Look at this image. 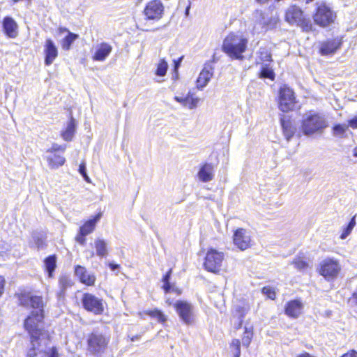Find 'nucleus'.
<instances>
[{
	"mask_svg": "<svg viewBox=\"0 0 357 357\" xmlns=\"http://www.w3.org/2000/svg\"><path fill=\"white\" fill-rule=\"evenodd\" d=\"M287 314L290 315L294 319H296L298 317V316H297L298 314L292 313V314Z\"/></svg>",
	"mask_w": 357,
	"mask_h": 357,
	"instance_id": "e2e57ef3",
	"label": "nucleus"
},
{
	"mask_svg": "<svg viewBox=\"0 0 357 357\" xmlns=\"http://www.w3.org/2000/svg\"><path fill=\"white\" fill-rule=\"evenodd\" d=\"M59 283L60 286L59 296L61 298L64 296L66 289L71 286V280L67 276H61L59 278Z\"/></svg>",
	"mask_w": 357,
	"mask_h": 357,
	"instance_id": "e433bc0d",
	"label": "nucleus"
},
{
	"mask_svg": "<svg viewBox=\"0 0 357 357\" xmlns=\"http://www.w3.org/2000/svg\"><path fill=\"white\" fill-rule=\"evenodd\" d=\"M45 64L50 66L58 56V50L54 43L51 39H47L45 48Z\"/></svg>",
	"mask_w": 357,
	"mask_h": 357,
	"instance_id": "6ab92c4d",
	"label": "nucleus"
},
{
	"mask_svg": "<svg viewBox=\"0 0 357 357\" xmlns=\"http://www.w3.org/2000/svg\"><path fill=\"white\" fill-rule=\"evenodd\" d=\"M247 44L248 40L243 36L229 33L223 41L222 50L231 59L242 60Z\"/></svg>",
	"mask_w": 357,
	"mask_h": 357,
	"instance_id": "f257e3e1",
	"label": "nucleus"
},
{
	"mask_svg": "<svg viewBox=\"0 0 357 357\" xmlns=\"http://www.w3.org/2000/svg\"><path fill=\"white\" fill-rule=\"evenodd\" d=\"M76 130L75 120L73 116L70 117V121L67 123L66 128L65 130L61 132L62 138L67 142H70L73 139Z\"/></svg>",
	"mask_w": 357,
	"mask_h": 357,
	"instance_id": "393cba45",
	"label": "nucleus"
},
{
	"mask_svg": "<svg viewBox=\"0 0 357 357\" xmlns=\"http://www.w3.org/2000/svg\"><path fill=\"white\" fill-rule=\"evenodd\" d=\"M223 259V252H219L215 249L211 248L206 252L204 262V267L209 272L213 273H218L221 269Z\"/></svg>",
	"mask_w": 357,
	"mask_h": 357,
	"instance_id": "0eeeda50",
	"label": "nucleus"
},
{
	"mask_svg": "<svg viewBox=\"0 0 357 357\" xmlns=\"http://www.w3.org/2000/svg\"><path fill=\"white\" fill-rule=\"evenodd\" d=\"M41 357H59V354L56 348L52 347L49 351L44 352Z\"/></svg>",
	"mask_w": 357,
	"mask_h": 357,
	"instance_id": "49530a36",
	"label": "nucleus"
},
{
	"mask_svg": "<svg viewBox=\"0 0 357 357\" xmlns=\"http://www.w3.org/2000/svg\"><path fill=\"white\" fill-rule=\"evenodd\" d=\"M340 270L341 266L339 261L332 258H326L319 264V273L328 281L335 279Z\"/></svg>",
	"mask_w": 357,
	"mask_h": 357,
	"instance_id": "423d86ee",
	"label": "nucleus"
},
{
	"mask_svg": "<svg viewBox=\"0 0 357 357\" xmlns=\"http://www.w3.org/2000/svg\"><path fill=\"white\" fill-rule=\"evenodd\" d=\"M259 77L261 79H269L271 80L275 79V75L270 63H262Z\"/></svg>",
	"mask_w": 357,
	"mask_h": 357,
	"instance_id": "cd10ccee",
	"label": "nucleus"
},
{
	"mask_svg": "<svg viewBox=\"0 0 357 357\" xmlns=\"http://www.w3.org/2000/svg\"><path fill=\"white\" fill-rule=\"evenodd\" d=\"M19 301L20 305L23 306L31 307L33 309L38 310L39 312H44V303L41 296L24 293L19 296Z\"/></svg>",
	"mask_w": 357,
	"mask_h": 357,
	"instance_id": "9b49d317",
	"label": "nucleus"
},
{
	"mask_svg": "<svg viewBox=\"0 0 357 357\" xmlns=\"http://www.w3.org/2000/svg\"><path fill=\"white\" fill-rule=\"evenodd\" d=\"M303 310V303L301 300H291L287 303L284 312H297Z\"/></svg>",
	"mask_w": 357,
	"mask_h": 357,
	"instance_id": "c85d7f7f",
	"label": "nucleus"
},
{
	"mask_svg": "<svg viewBox=\"0 0 357 357\" xmlns=\"http://www.w3.org/2000/svg\"><path fill=\"white\" fill-rule=\"evenodd\" d=\"M100 215H98L93 220L86 221L82 227H80L79 231L86 235L91 234L93 231L96 223L100 219Z\"/></svg>",
	"mask_w": 357,
	"mask_h": 357,
	"instance_id": "473e14b6",
	"label": "nucleus"
},
{
	"mask_svg": "<svg viewBox=\"0 0 357 357\" xmlns=\"http://www.w3.org/2000/svg\"><path fill=\"white\" fill-rule=\"evenodd\" d=\"M75 274L82 284L87 286L94 285L96 278L93 273L89 272L85 267L80 265L76 266Z\"/></svg>",
	"mask_w": 357,
	"mask_h": 357,
	"instance_id": "4468645a",
	"label": "nucleus"
},
{
	"mask_svg": "<svg viewBox=\"0 0 357 357\" xmlns=\"http://www.w3.org/2000/svg\"><path fill=\"white\" fill-rule=\"evenodd\" d=\"M259 54L258 59L259 61H257V63H266V62H268L270 63L273 61L272 54L268 49L266 47H260L257 52Z\"/></svg>",
	"mask_w": 357,
	"mask_h": 357,
	"instance_id": "7c9ffc66",
	"label": "nucleus"
},
{
	"mask_svg": "<svg viewBox=\"0 0 357 357\" xmlns=\"http://www.w3.org/2000/svg\"><path fill=\"white\" fill-rule=\"evenodd\" d=\"M140 339V335H134L132 336L131 338H130V340L134 342V341H137Z\"/></svg>",
	"mask_w": 357,
	"mask_h": 357,
	"instance_id": "052dcab7",
	"label": "nucleus"
},
{
	"mask_svg": "<svg viewBox=\"0 0 357 357\" xmlns=\"http://www.w3.org/2000/svg\"><path fill=\"white\" fill-rule=\"evenodd\" d=\"M347 128V126L346 125H342V124H337L334 126L333 130V135L335 136H342L344 133L345 132Z\"/></svg>",
	"mask_w": 357,
	"mask_h": 357,
	"instance_id": "79ce46f5",
	"label": "nucleus"
},
{
	"mask_svg": "<svg viewBox=\"0 0 357 357\" xmlns=\"http://www.w3.org/2000/svg\"><path fill=\"white\" fill-rule=\"evenodd\" d=\"M5 280L2 276H0V296L3 294L4 289Z\"/></svg>",
	"mask_w": 357,
	"mask_h": 357,
	"instance_id": "4d7b16f0",
	"label": "nucleus"
},
{
	"mask_svg": "<svg viewBox=\"0 0 357 357\" xmlns=\"http://www.w3.org/2000/svg\"><path fill=\"white\" fill-rule=\"evenodd\" d=\"M89 253H90V258H92L94 257L95 252L93 251H91Z\"/></svg>",
	"mask_w": 357,
	"mask_h": 357,
	"instance_id": "338daca9",
	"label": "nucleus"
},
{
	"mask_svg": "<svg viewBox=\"0 0 357 357\" xmlns=\"http://www.w3.org/2000/svg\"><path fill=\"white\" fill-rule=\"evenodd\" d=\"M177 312H191L192 306L190 303L184 301H177L174 304Z\"/></svg>",
	"mask_w": 357,
	"mask_h": 357,
	"instance_id": "c9c22d12",
	"label": "nucleus"
},
{
	"mask_svg": "<svg viewBox=\"0 0 357 357\" xmlns=\"http://www.w3.org/2000/svg\"><path fill=\"white\" fill-rule=\"evenodd\" d=\"M261 292L264 295L266 296L267 298L274 300L276 296V292L275 288L270 287V286H266L264 287L261 289Z\"/></svg>",
	"mask_w": 357,
	"mask_h": 357,
	"instance_id": "ea45409f",
	"label": "nucleus"
},
{
	"mask_svg": "<svg viewBox=\"0 0 357 357\" xmlns=\"http://www.w3.org/2000/svg\"><path fill=\"white\" fill-rule=\"evenodd\" d=\"M314 22L321 26H327L333 22L335 15L325 3H321L314 15Z\"/></svg>",
	"mask_w": 357,
	"mask_h": 357,
	"instance_id": "6e6552de",
	"label": "nucleus"
},
{
	"mask_svg": "<svg viewBox=\"0 0 357 357\" xmlns=\"http://www.w3.org/2000/svg\"><path fill=\"white\" fill-rule=\"evenodd\" d=\"M93 246L96 249V255L101 258L108 255L107 243L102 238H98L94 241Z\"/></svg>",
	"mask_w": 357,
	"mask_h": 357,
	"instance_id": "a878e982",
	"label": "nucleus"
},
{
	"mask_svg": "<svg viewBox=\"0 0 357 357\" xmlns=\"http://www.w3.org/2000/svg\"><path fill=\"white\" fill-rule=\"evenodd\" d=\"M44 314H31L24 321V327L31 337L47 339V333L44 330Z\"/></svg>",
	"mask_w": 357,
	"mask_h": 357,
	"instance_id": "20e7f679",
	"label": "nucleus"
},
{
	"mask_svg": "<svg viewBox=\"0 0 357 357\" xmlns=\"http://www.w3.org/2000/svg\"><path fill=\"white\" fill-rule=\"evenodd\" d=\"M46 160L48 163V166L51 169H58L64 165L66 159L61 155L57 154L56 153H46Z\"/></svg>",
	"mask_w": 357,
	"mask_h": 357,
	"instance_id": "412c9836",
	"label": "nucleus"
},
{
	"mask_svg": "<svg viewBox=\"0 0 357 357\" xmlns=\"http://www.w3.org/2000/svg\"><path fill=\"white\" fill-rule=\"evenodd\" d=\"M328 127V121L324 114L310 112L302 120L301 129L305 135L310 136L315 133H322Z\"/></svg>",
	"mask_w": 357,
	"mask_h": 357,
	"instance_id": "f03ea898",
	"label": "nucleus"
},
{
	"mask_svg": "<svg viewBox=\"0 0 357 357\" xmlns=\"http://www.w3.org/2000/svg\"><path fill=\"white\" fill-rule=\"evenodd\" d=\"M33 241L38 250H43L46 248L45 235L40 232L33 231L32 233Z\"/></svg>",
	"mask_w": 357,
	"mask_h": 357,
	"instance_id": "72a5a7b5",
	"label": "nucleus"
},
{
	"mask_svg": "<svg viewBox=\"0 0 357 357\" xmlns=\"http://www.w3.org/2000/svg\"><path fill=\"white\" fill-rule=\"evenodd\" d=\"M150 315L153 319L157 320L160 323H165L167 320V318L165 315V314H148Z\"/></svg>",
	"mask_w": 357,
	"mask_h": 357,
	"instance_id": "09e8293b",
	"label": "nucleus"
},
{
	"mask_svg": "<svg viewBox=\"0 0 357 357\" xmlns=\"http://www.w3.org/2000/svg\"><path fill=\"white\" fill-rule=\"evenodd\" d=\"M291 264L294 265L295 268L301 273H305L312 266L311 263L307 261L304 256H296L291 262Z\"/></svg>",
	"mask_w": 357,
	"mask_h": 357,
	"instance_id": "b1692460",
	"label": "nucleus"
},
{
	"mask_svg": "<svg viewBox=\"0 0 357 357\" xmlns=\"http://www.w3.org/2000/svg\"><path fill=\"white\" fill-rule=\"evenodd\" d=\"M174 100L176 102L182 104L183 106H187L188 102L190 100V93H188V96L185 98L175 96Z\"/></svg>",
	"mask_w": 357,
	"mask_h": 357,
	"instance_id": "8fccbe9b",
	"label": "nucleus"
},
{
	"mask_svg": "<svg viewBox=\"0 0 357 357\" xmlns=\"http://www.w3.org/2000/svg\"><path fill=\"white\" fill-rule=\"evenodd\" d=\"M82 302L84 309L87 311L102 312L104 310L102 300L91 294H84Z\"/></svg>",
	"mask_w": 357,
	"mask_h": 357,
	"instance_id": "f8f14e48",
	"label": "nucleus"
},
{
	"mask_svg": "<svg viewBox=\"0 0 357 357\" xmlns=\"http://www.w3.org/2000/svg\"><path fill=\"white\" fill-rule=\"evenodd\" d=\"M356 215H355L349 221L348 225L345 228H344L342 233L340 235L341 239H345L351 232L354 227L356 225Z\"/></svg>",
	"mask_w": 357,
	"mask_h": 357,
	"instance_id": "4c0bfd02",
	"label": "nucleus"
},
{
	"mask_svg": "<svg viewBox=\"0 0 357 357\" xmlns=\"http://www.w3.org/2000/svg\"><path fill=\"white\" fill-rule=\"evenodd\" d=\"M243 319L244 314H239L238 316L236 317V320L234 323V326L236 329L238 330L241 328Z\"/></svg>",
	"mask_w": 357,
	"mask_h": 357,
	"instance_id": "de8ad7c7",
	"label": "nucleus"
},
{
	"mask_svg": "<svg viewBox=\"0 0 357 357\" xmlns=\"http://www.w3.org/2000/svg\"><path fill=\"white\" fill-rule=\"evenodd\" d=\"M190 4H189L187 8H185V15L186 16H188L189 15V12H190Z\"/></svg>",
	"mask_w": 357,
	"mask_h": 357,
	"instance_id": "680f3d73",
	"label": "nucleus"
},
{
	"mask_svg": "<svg viewBox=\"0 0 357 357\" xmlns=\"http://www.w3.org/2000/svg\"><path fill=\"white\" fill-rule=\"evenodd\" d=\"M168 64L164 60L162 59L160 63H158L157 70H156V75L158 76H164L167 70Z\"/></svg>",
	"mask_w": 357,
	"mask_h": 357,
	"instance_id": "a19ab883",
	"label": "nucleus"
},
{
	"mask_svg": "<svg viewBox=\"0 0 357 357\" xmlns=\"http://www.w3.org/2000/svg\"><path fill=\"white\" fill-rule=\"evenodd\" d=\"M79 38L78 34L69 32V33L61 40V45L63 50L68 51L72 44Z\"/></svg>",
	"mask_w": 357,
	"mask_h": 357,
	"instance_id": "2f4dec72",
	"label": "nucleus"
},
{
	"mask_svg": "<svg viewBox=\"0 0 357 357\" xmlns=\"http://www.w3.org/2000/svg\"><path fill=\"white\" fill-rule=\"evenodd\" d=\"M285 20L291 25L301 27L303 31L310 32L313 30L311 20L306 17L302 10L296 6H291L287 8Z\"/></svg>",
	"mask_w": 357,
	"mask_h": 357,
	"instance_id": "7ed1b4c3",
	"label": "nucleus"
},
{
	"mask_svg": "<svg viewBox=\"0 0 357 357\" xmlns=\"http://www.w3.org/2000/svg\"><path fill=\"white\" fill-rule=\"evenodd\" d=\"M341 39L337 38L328 39L321 43L319 48V52L321 55L333 54L341 46Z\"/></svg>",
	"mask_w": 357,
	"mask_h": 357,
	"instance_id": "f3484780",
	"label": "nucleus"
},
{
	"mask_svg": "<svg viewBox=\"0 0 357 357\" xmlns=\"http://www.w3.org/2000/svg\"><path fill=\"white\" fill-rule=\"evenodd\" d=\"M353 155H354V157L357 158V147L354 149Z\"/></svg>",
	"mask_w": 357,
	"mask_h": 357,
	"instance_id": "0e129e2a",
	"label": "nucleus"
},
{
	"mask_svg": "<svg viewBox=\"0 0 357 357\" xmlns=\"http://www.w3.org/2000/svg\"><path fill=\"white\" fill-rule=\"evenodd\" d=\"M179 319L186 324H191L194 321L193 314H178Z\"/></svg>",
	"mask_w": 357,
	"mask_h": 357,
	"instance_id": "a18cd8bd",
	"label": "nucleus"
},
{
	"mask_svg": "<svg viewBox=\"0 0 357 357\" xmlns=\"http://www.w3.org/2000/svg\"><path fill=\"white\" fill-rule=\"evenodd\" d=\"M250 236L243 228H239L234 231L233 241L234 245L241 250H245L250 247Z\"/></svg>",
	"mask_w": 357,
	"mask_h": 357,
	"instance_id": "ddd939ff",
	"label": "nucleus"
},
{
	"mask_svg": "<svg viewBox=\"0 0 357 357\" xmlns=\"http://www.w3.org/2000/svg\"><path fill=\"white\" fill-rule=\"evenodd\" d=\"M164 13V6L160 0H153L149 2L144 8V14L146 19L158 20L162 18Z\"/></svg>",
	"mask_w": 357,
	"mask_h": 357,
	"instance_id": "9d476101",
	"label": "nucleus"
},
{
	"mask_svg": "<svg viewBox=\"0 0 357 357\" xmlns=\"http://www.w3.org/2000/svg\"><path fill=\"white\" fill-rule=\"evenodd\" d=\"M349 126L352 128H357V116L349 121Z\"/></svg>",
	"mask_w": 357,
	"mask_h": 357,
	"instance_id": "5fc2aeb1",
	"label": "nucleus"
},
{
	"mask_svg": "<svg viewBox=\"0 0 357 357\" xmlns=\"http://www.w3.org/2000/svg\"><path fill=\"white\" fill-rule=\"evenodd\" d=\"M2 27L8 38H15L18 36V24L13 17L6 16L2 21Z\"/></svg>",
	"mask_w": 357,
	"mask_h": 357,
	"instance_id": "dca6fc26",
	"label": "nucleus"
},
{
	"mask_svg": "<svg viewBox=\"0 0 357 357\" xmlns=\"http://www.w3.org/2000/svg\"><path fill=\"white\" fill-rule=\"evenodd\" d=\"M109 342V337L100 333H93L88 338L89 350L93 354L102 352Z\"/></svg>",
	"mask_w": 357,
	"mask_h": 357,
	"instance_id": "1a4fd4ad",
	"label": "nucleus"
},
{
	"mask_svg": "<svg viewBox=\"0 0 357 357\" xmlns=\"http://www.w3.org/2000/svg\"><path fill=\"white\" fill-rule=\"evenodd\" d=\"M245 331L242 337V344L243 347L248 348L252 341L253 336V326L248 324H246L244 326Z\"/></svg>",
	"mask_w": 357,
	"mask_h": 357,
	"instance_id": "c756f323",
	"label": "nucleus"
},
{
	"mask_svg": "<svg viewBox=\"0 0 357 357\" xmlns=\"http://www.w3.org/2000/svg\"><path fill=\"white\" fill-rule=\"evenodd\" d=\"M78 171L85 181L87 183H91V179L86 172V164L84 162L79 165Z\"/></svg>",
	"mask_w": 357,
	"mask_h": 357,
	"instance_id": "c03bdc74",
	"label": "nucleus"
},
{
	"mask_svg": "<svg viewBox=\"0 0 357 357\" xmlns=\"http://www.w3.org/2000/svg\"><path fill=\"white\" fill-rule=\"evenodd\" d=\"M59 31L60 33H63L65 32L68 33V34L69 33V32H70L66 27H63V26H61L59 28Z\"/></svg>",
	"mask_w": 357,
	"mask_h": 357,
	"instance_id": "bf43d9fd",
	"label": "nucleus"
},
{
	"mask_svg": "<svg viewBox=\"0 0 357 357\" xmlns=\"http://www.w3.org/2000/svg\"><path fill=\"white\" fill-rule=\"evenodd\" d=\"M31 347L28 350L26 356L27 357H35L37 355V351H39V347L43 342L46 344L47 339L43 338H34L31 337Z\"/></svg>",
	"mask_w": 357,
	"mask_h": 357,
	"instance_id": "bb28decb",
	"label": "nucleus"
},
{
	"mask_svg": "<svg viewBox=\"0 0 357 357\" xmlns=\"http://www.w3.org/2000/svg\"><path fill=\"white\" fill-rule=\"evenodd\" d=\"M231 352L233 357H240L241 356V342L238 339L232 340L230 344Z\"/></svg>",
	"mask_w": 357,
	"mask_h": 357,
	"instance_id": "58836bf2",
	"label": "nucleus"
},
{
	"mask_svg": "<svg viewBox=\"0 0 357 357\" xmlns=\"http://www.w3.org/2000/svg\"><path fill=\"white\" fill-rule=\"evenodd\" d=\"M56 258L55 255L49 256L44 261L45 270L48 273L50 277L52 276V273L54 272L56 268Z\"/></svg>",
	"mask_w": 357,
	"mask_h": 357,
	"instance_id": "f704fd0d",
	"label": "nucleus"
},
{
	"mask_svg": "<svg viewBox=\"0 0 357 357\" xmlns=\"http://www.w3.org/2000/svg\"><path fill=\"white\" fill-rule=\"evenodd\" d=\"M172 273V269L170 268L162 278L163 282L162 289L165 292L169 293L170 291L176 293L177 295L181 294V290L175 287V284L170 282V278Z\"/></svg>",
	"mask_w": 357,
	"mask_h": 357,
	"instance_id": "4be33fe9",
	"label": "nucleus"
},
{
	"mask_svg": "<svg viewBox=\"0 0 357 357\" xmlns=\"http://www.w3.org/2000/svg\"><path fill=\"white\" fill-rule=\"evenodd\" d=\"M341 357H357V351L352 350L342 355Z\"/></svg>",
	"mask_w": 357,
	"mask_h": 357,
	"instance_id": "6e6d98bb",
	"label": "nucleus"
},
{
	"mask_svg": "<svg viewBox=\"0 0 357 357\" xmlns=\"http://www.w3.org/2000/svg\"><path fill=\"white\" fill-rule=\"evenodd\" d=\"M213 75V66L209 63H206L197 79V88L199 89H202L204 87H205L211 80Z\"/></svg>",
	"mask_w": 357,
	"mask_h": 357,
	"instance_id": "a211bd4d",
	"label": "nucleus"
},
{
	"mask_svg": "<svg viewBox=\"0 0 357 357\" xmlns=\"http://www.w3.org/2000/svg\"><path fill=\"white\" fill-rule=\"evenodd\" d=\"M86 234L79 231L78 234L75 237V240L77 243H79L82 245H84L86 243Z\"/></svg>",
	"mask_w": 357,
	"mask_h": 357,
	"instance_id": "603ef678",
	"label": "nucleus"
},
{
	"mask_svg": "<svg viewBox=\"0 0 357 357\" xmlns=\"http://www.w3.org/2000/svg\"><path fill=\"white\" fill-rule=\"evenodd\" d=\"M109 268L112 271H117L119 270V268H120V266L117 264H114V263H109Z\"/></svg>",
	"mask_w": 357,
	"mask_h": 357,
	"instance_id": "13d9d810",
	"label": "nucleus"
},
{
	"mask_svg": "<svg viewBox=\"0 0 357 357\" xmlns=\"http://www.w3.org/2000/svg\"><path fill=\"white\" fill-rule=\"evenodd\" d=\"M215 167L212 163H204L199 169L197 176L204 183L209 182L214 178Z\"/></svg>",
	"mask_w": 357,
	"mask_h": 357,
	"instance_id": "aec40b11",
	"label": "nucleus"
},
{
	"mask_svg": "<svg viewBox=\"0 0 357 357\" xmlns=\"http://www.w3.org/2000/svg\"><path fill=\"white\" fill-rule=\"evenodd\" d=\"M66 144L59 145L58 144H53L52 147L47 150L46 153H56L57 151H61L64 153L66 149Z\"/></svg>",
	"mask_w": 357,
	"mask_h": 357,
	"instance_id": "37998d69",
	"label": "nucleus"
},
{
	"mask_svg": "<svg viewBox=\"0 0 357 357\" xmlns=\"http://www.w3.org/2000/svg\"><path fill=\"white\" fill-rule=\"evenodd\" d=\"M183 59V56H181L180 58H178L177 60H174V71H177L178 68L180 67L181 66V63Z\"/></svg>",
	"mask_w": 357,
	"mask_h": 357,
	"instance_id": "864d4df0",
	"label": "nucleus"
},
{
	"mask_svg": "<svg viewBox=\"0 0 357 357\" xmlns=\"http://www.w3.org/2000/svg\"><path fill=\"white\" fill-rule=\"evenodd\" d=\"M112 46L106 42H102L98 44L95 47V52L92 56L93 60L100 62L105 61L112 52Z\"/></svg>",
	"mask_w": 357,
	"mask_h": 357,
	"instance_id": "2eb2a0df",
	"label": "nucleus"
},
{
	"mask_svg": "<svg viewBox=\"0 0 357 357\" xmlns=\"http://www.w3.org/2000/svg\"><path fill=\"white\" fill-rule=\"evenodd\" d=\"M313 1V0H306V2H307V3H309V2H311V1Z\"/></svg>",
	"mask_w": 357,
	"mask_h": 357,
	"instance_id": "774afa93",
	"label": "nucleus"
},
{
	"mask_svg": "<svg viewBox=\"0 0 357 357\" xmlns=\"http://www.w3.org/2000/svg\"><path fill=\"white\" fill-rule=\"evenodd\" d=\"M146 312H157V313H159V312H162L160 310H153V311H151V310L146 311Z\"/></svg>",
	"mask_w": 357,
	"mask_h": 357,
	"instance_id": "69168bd1",
	"label": "nucleus"
},
{
	"mask_svg": "<svg viewBox=\"0 0 357 357\" xmlns=\"http://www.w3.org/2000/svg\"><path fill=\"white\" fill-rule=\"evenodd\" d=\"M298 102L295 96L294 91L284 85L280 88L278 107L282 112H288L293 111L297 107Z\"/></svg>",
	"mask_w": 357,
	"mask_h": 357,
	"instance_id": "39448f33",
	"label": "nucleus"
},
{
	"mask_svg": "<svg viewBox=\"0 0 357 357\" xmlns=\"http://www.w3.org/2000/svg\"><path fill=\"white\" fill-rule=\"evenodd\" d=\"M198 102H199V98H192L191 96V95L190 94V100L188 102V108L190 109L195 108L197 106Z\"/></svg>",
	"mask_w": 357,
	"mask_h": 357,
	"instance_id": "3c124183",
	"label": "nucleus"
},
{
	"mask_svg": "<svg viewBox=\"0 0 357 357\" xmlns=\"http://www.w3.org/2000/svg\"><path fill=\"white\" fill-rule=\"evenodd\" d=\"M280 123L286 139L289 141L295 133L296 128L292 125L291 121L284 116L280 118Z\"/></svg>",
	"mask_w": 357,
	"mask_h": 357,
	"instance_id": "5701e85b",
	"label": "nucleus"
}]
</instances>
